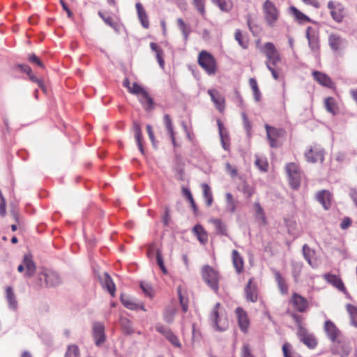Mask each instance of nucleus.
I'll return each instance as SVG.
<instances>
[{"mask_svg":"<svg viewBox=\"0 0 357 357\" xmlns=\"http://www.w3.org/2000/svg\"><path fill=\"white\" fill-rule=\"evenodd\" d=\"M245 298L247 301L256 303L258 301L259 289L257 282L251 278L244 288Z\"/></svg>","mask_w":357,"mask_h":357,"instance_id":"obj_9","label":"nucleus"},{"mask_svg":"<svg viewBox=\"0 0 357 357\" xmlns=\"http://www.w3.org/2000/svg\"><path fill=\"white\" fill-rule=\"evenodd\" d=\"M135 8L137 10L138 18L140 21L142 26L144 29H148L149 27L150 24L149 17L146 14L144 8L143 7L142 4L139 2L135 4Z\"/></svg>","mask_w":357,"mask_h":357,"instance_id":"obj_25","label":"nucleus"},{"mask_svg":"<svg viewBox=\"0 0 357 357\" xmlns=\"http://www.w3.org/2000/svg\"><path fill=\"white\" fill-rule=\"evenodd\" d=\"M177 25L181 30L184 40L186 41L188 39V36L190 33V29L189 26L183 21L182 18H178L176 20Z\"/></svg>","mask_w":357,"mask_h":357,"instance_id":"obj_42","label":"nucleus"},{"mask_svg":"<svg viewBox=\"0 0 357 357\" xmlns=\"http://www.w3.org/2000/svg\"><path fill=\"white\" fill-rule=\"evenodd\" d=\"M242 192L247 198H250L255 192V188L245 183L242 187Z\"/></svg>","mask_w":357,"mask_h":357,"instance_id":"obj_56","label":"nucleus"},{"mask_svg":"<svg viewBox=\"0 0 357 357\" xmlns=\"http://www.w3.org/2000/svg\"><path fill=\"white\" fill-rule=\"evenodd\" d=\"M261 52L265 55L266 68L271 71L273 78L278 79L280 76V70L278 64L281 62V55L275 45L271 42L266 43L261 48Z\"/></svg>","mask_w":357,"mask_h":357,"instance_id":"obj_1","label":"nucleus"},{"mask_svg":"<svg viewBox=\"0 0 357 357\" xmlns=\"http://www.w3.org/2000/svg\"><path fill=\"white\" fill-rule=\"evenodd\" d=\"M104 287L107 289L112 297L115 296L116 286L107 273H104Z\"/></svg>","mask_w":357,"mask_h":357,"instance_id":"obj_36","label":"nucleus"},{"mask_svg":"<svg viewBox=\"0 0 357 357\" xmlns=\"http://www.w3.org/2000/svg\"><path fill=\"white\" fill-rule=\"evenodd\" d=\"M306 37L311 50L315 52H319L320 45L318 32L312 27L308 26L306 29Z\"/></svg>","mask_w":357,"mask_h":357,"instance_id":"obj_16","label":"nucleus"},{"mask_svg":"<svg viewBox=\"0 0 357 357\" xmlns=\"http://www.w3.org/2000/svg\"><path fill=\"white\" fill-rule=\"evenodd\" d=\"M241 357H255L251 352L250 347L248 344H244L242 347Z\"/></svg>","mask_w":357,"mask_h":357,"instance_id":"obj_62","label":"nucleus"},{"mask_svg":"<svg viewBox=\"0 0 357 357\" xmlns=\"http://www.w3.org/2000/svg\"><path fill=\"white\" fill-rule=\"evenodd\" d=\"M192 5L199 13V15L204 18H206V0H192Z\"/></svg>","mask_w":357,"mask_h":357,"instance_id":"obj_41","label":"nucleus"},{"mask_svg":"<svg viewBox=\"0 0 357 357\" xmlns=\"http://www.w3.org/2000/svg\"><path fill=\"white\" fill-rule=\"evenodd\" d=\"M290 13L294 17L296 20L300 24L312 22V20L308 16L303 13L294 6L290 7Z\"/></svg>","mask_w":357,"mask_h":357,"instance_id":"obj_31","label":"nucleus"},{"mask_svg":"<svg viewBox=\"0 0 357 357\" xmlns=\"http://www.w3.org/2000/svg\"><path fill=\"white\" fill-rule=\"evenodd\" d=\"M235 39L242 48L247 49L248 47L249 40L248 38L238 29L235 32Z\"/></svg>","mask_w":357,"mask_h":357,"instance_id":"obj_44","label":"nucleus"},{"mask_svg":"<svg viewBox=\"0 0 357 357\" xmlns=\"http://www.w3.org/2000/svg\"><path fill=\"white\" fill-rule=\"evenodd\" d=\"M132 130L135 133V137L140 152L143 154L144 153L143 145H142V133L141 130L140 124L134 121L132 123Z\"/></svg>","mask_w":357,"mask_h":357,"instance_id":"obj_29","label":"nucleus"},{"mask_svg":"<svg viewBox=\"0 0 357 357\" xmlns=\"http://www.w3.org/2000/svg\"><path fill=\"white\" fill-rule=\"evenodd\" d=\"M23 264L24 265V268H26L24 275L27 278L32 277L36 270V267L32 259V257L28 255H24L23 259Z\"/></svg>","mask_w":357,"mask_h":357,"instance_id":"obj_27","label":"nucleus"},{"mask_svg":"<svg viewBox=\"0 0 357 357\" xmlns=\"http://www.w3.org/2000/svg\"><path fill=\"white\" fill-rule=\"evenodd\" d=\"M286 172L291 188L294 190L298 189L301 183V172L298 166L294 162H290L286 166Z\"/></svg>","mask_w":357,"mask_h":357,"instance_id":"obj_7","label":"nucleus"},{"mask_svg":"<svg viewBox=\"0 0 357 357\" xmlns=\"http://www.w3.org/2000/svg\"><path fill=\"white\" fill-rule=\"evenodd\" d=\"M315 199L325 210H329L332 206L333 196L329 190H321L316 193Z\"/></svg>","mask_w":357,"mask_h":357,"instance_id":"obj_14","label":"nucleus"},{"mask_svg":"<svg viewBox=\"0 0 357 357\" xmlns=\"http://www.w3.org/2000/svg\"><path fill=\"white\" fill-rule=\"evenodd\" d=\"M121 325L122 326L123 331L126 333L130 334V333H132V324L128 319H121Z\"/></svg>","mask_w":357,"mask_h":357,"instance_id":"obj_57","label":"nucleus"},{"mask_svg":"<svg viewBox=\"0 0 357 357\" xmlns=\"http://www.w3.org/2000/svg\"><path fill=\"white\" fill-rule=\"evenodd\" d=\"M98 15L102 19L105 24L116 30L117 29V24L114 22L113 18L111 16H105L102 12H98Z\"/></svg>","mask_w":357,"mask_h":357,"instance_id":"obj_55","label":"nucleus"},{"mask_svg":"<svg viewBox=\"0 0 357 357\" xmlns=\"http://www.w3.org/2000/svg\"><path fill=\"white\" fill-rule=\"evenodd\" d=\"M332 18L337 22H341L344 16V8L340 2L329 1L327 5Z\"/></svg>","mask_w":357,"mask_h":357,"instance_id":"obj_12","label":"nucleus"},{"mask_svg":"<svg viewBox=\"0 0 357 357\" xmlns=\"http://www.w3.org/2000/svg\"><path fill=\"white\" fill-rule=\"evenodd\" d=\"M306 159L310 162H322L324 160V152L323 149L317 146L310 147L305 153Z\"/></svg>","mask_w":357,"mask_h":357,"instance_id":"obj_17","label":"nucleus"},{"mask_svg":"<svg viewBox=\"0 0 357 357\" xmlns=\"http://www.w3.org/2000/svg\"><path fill=\"white\" fill-rule=\"evenodd\" d=\"M274 275L279 287L280 291L282 294H285L288 291V286L286 283L284 278L282 276L280 273L278 271L274 272Z\"/></svg>","mask_w":357,"mask_h":357,"instance_id":"obj_38","label":"nucleus"},{"mask_svg":"<svg viewBox=\"0 0 357 357\" xmlns=\"http://www.w3.org/2000/svg\"><path fill=\"white\" fill-rule=\"evenodd\" d=\"M331 352L334 355H339L341 357H347L350 352L349 343L343 337L335 342H333Z\"/></svg>","mask_w":357,"mask_h":357,"instance_id":"obj_13","label":"nucleus"},{"mask_svg":"<svg viewBox=\"0 0 357 357\" xmlns=\"http://www.w3.org/2000/svg\"><path fill=\"white\" fill-rule=\"evenodd\" d=\"M236 314L238 319V324L242 332L246 333L250 326V320L247 312L242 307L236 309Z\"/></svg>","mask_w":357,"mask_h":357,"instance_id":"obj_19","label":"nucleus"},{"mask_svg":"<svg viewBox=\"0 0 357 357\" xmlns=\"http://www.w3.org/2000/svg\"><path fill=\"white\" fill-rule=\"evenodd\" d=\"M141 288L144 293L149 297L153 296V289L151 286L147 284H141Z\"/></svg>","mask_w":357,"mask_h":357,"instance_id":"obj_63","label":"nucleus"},{"mask_svg":"<svg viewBox=\"0 0 357 357\" xmlns=\"http://www.w3.org/2000/svg\"><path fill=\"white\" fill-rule=\"evenodd\" d=\"M138 98L145 109L150 110L153 109V101L147 92L146 97H144V96L142 94L140 96L138 97Z\"/></svg>","mask_w":357,"mask_h":357,"instance_id":"obj_46","label":"nucleus"},{"mask_svg":"<svg viewBox=\"0 0 357 357\" xmlns=\"http://www.w3.org/2000/svg\"><path fill=\"white\" fill-rule=\"evenodd\" d=\"M324 330L328 338L332 342H335L343 338L342 332L337 327V326L331 320H327L324 322Z\"/></svg>","mask_w":357,"mask_h":357,"instance_id":"obj_10","label":"nucleus"},{"mask_svg":"<svg viewBox=\"0 0 357 357\" xmlns=\"http://www.w3.org/2000/svg\"><path fill=\"white\" fill-rule=\"evenodd\" d=\"M324 107L326 111L333 115L340 113V107L335 99L333 97H327L324 99Z\"/></svg>","mask_w":357,"mask_h":357,"instance_id":"obj_26","label":"nucleus"},{"mask_svg":"<svg viewBox=\"0 0 357 357\" xmlns=\"http://www.w3.org/2000/svg\"><path fill=\"white\" fill-rule=\"evenodd\" d=\"M215 228V231L218 234L228 236V231L226 224L219 218H213L210 220Z\"/></svg>","mask_w":357,"mask_h":357,"instance_id":"obj_32","label":"nucleus"},{"mask_svg":"<svg viewBox=\"0 0 357 357\" xmlns=\"http://www.w3.org/2000/svg\"><path fill=\"white\" fill-rule=\"evenodd\" d=\"M93 336L96 345L99 346L105 341V327L102 324L96 322L93 325Z\"/></svg>","mask_w":357,"mask_h":357,"instance_id":"obj_21","label":"nucleus"},{"mask_svg":"<svg viewBox=\"0 0 357 357\" xmlns=\"http://www.w3.org/2000/svg\"><path fill=\"white\" fill-rule=\"evenodd\" d=\"M265 128L271 146L277 147L278 146V140L284 136L285 130L281 128H275L268 125H266Z\"/></svg>","mask_w":357,"mask_h":357,"instance_id":"obj_11","label":"nucleus"},{"mask_svg":"<svg viewBox=\"0 0 357 357\" xmlns=\"http://www.w3.org/2000/svg\"><path fill=\"white\" fill-rule=\"evenodd\" d=\"M289 344L285 343L282 346V351L284 357H301L296 354H291L289 351Z\"/></svg>","mask_w":357,"mask_h":357,"instance_id":"obj_61","label":"nucleus"},{"mask_svg":"<svg viewBox=\"0 0 357 357\" xmlns=\"http://www.w3.org/2000/svg\"><path fill=\"white\" fill-rule=\"evenodd\" d=\"M232 264L238 273L243 272L244 268V261L240 253L234 250L231 253Z\"/></svg>","mask_w":357,"mask_h":357,"instance_id":"obj_28","label":"nucleus"},{"mask_svg":"<svg viewBox=\"0 0 357 357\" xmlns=\"http://www.w3.org/2000/svg\"><path fill=\"white\" fill-rule=\"evenodd\" d=\"M208 93L210 96L212 102L215 108L220 112H223L225 109V98L215 89H209Z\"/></svg>","mask_w":357,"mask_h":357,"instance_id":"obj_20","label":"nucleus"},{"mask_svg":"<svg viewBox=\"0 0 357 357\" xmlns=\"http://www.w3.org/2000/svg\"><path fill=\"white\" fill-rule=\"evenodd\" d=\"M6 294L9 305L13 307H15L17 305V301L15 300V294L11 287H8L6 289Z\"/></svg>","mask_w":357,"mask_h":357,"instance_id":"obj_50","label":"nucleus"},{"mask_svg":"<svg viewBox=\"0 0 357 357\" xmlns=\"http://www.w3.org/2000/svg\"><path fill=\"white\" fill-rule=\"evenodd\" d=\"M254 208L257 219L259 220L264 225H265L266 223V218L263 208L258 202H255L254 204Z\"/></svg>","mask_w":357,"mask_h":357,"instance_id":"obj_47","label":"nucleus"},{"mask_svg":"<svg viewBox=\"0 0 357 357\" xmlns=\"http://www.w3.org/2000/svg\"><path fill=\"white\" fill-rule=\"evenodd\" d=\"M163 121L169 135H173L174 133H175L174 131L173 124L170 116L167 114H165Z\"/></svg>","mask_w":357,"mask_h":357,"instance_id":"obj_53","label":"nucleus"},{"mask_svg":"<svg viewBox=\"0 0 357 357\" xmlns=\"http://www.w3.org/2000/svg\"><path fill=\"white\" fill-rule=\"evenodd\" d=\"M300 340L310 349H314L317 345V340L314 335L310 333L307 329H301L297 332Z\"/></svg>","mask_w":357,"mask_h":357,"instance_id":"obj_18","label":"nucleus"},{"mask_svg":"<svg viewBox=\"0 0 357 357\" xmlns=\"http://www.w3.org/2000/svg\"><path fill=\"white\" fill-rule=\"evenodd\" d=\"M183 192L185 193L187 199L189 200V202L190 203V205H191L192 208H193V211H194L195 213H196L197 211V206L195 204V200H194V199L192 197V195L190 191L189 190H188V189H184L183 190Z\"/></svg>","mask_w":357,"mask_h":357,"instance_id":"obj_59","label":"nucleus"},{"mask_svg":"<svg viewBox=\"0 0 357 357\" xmlns=\"http://www.w3.org/2000/svg\"><path fill=\"white\" fill-rule=\"evenodd\" d=\"M324 280L329 284L336 287L338 290L345 293L347 289L341 278L333 274L326 273L323 275Z\"/></svg>","mask_w":357,"mask_h":357,"instance_id":"obj_23","label":"nucleus"},{"mask_svg":"<svg viewBox=\"0 0 357 357\" xmlns=\"http://www.w3.org/2000/svg\"><path fill=\"white\" fill-rule=\"evenodd\" d=\"M121 303L128 309L131 310H138L139 309L146 311L142 303L137 302L133 298L127 295H121Z\"/></svg>","mask_w":357,"mask_h":357,"instance_id":"obj_22","label":"nucleus"},{"mask_svg":"<svg viewBox=\"0 0 357 357\" xmlns=\"http://www.w3.org/2000/svg\"><path fill=\"white\" fill-rule=\"evenodd\" d=\"M202 189L203 191V197L206 200V204L208 207H210L213 202V194L210 186L206 183L202 184Z\"/></svg>","mask_w":357,"mask_h":357,"instance_id":"obj_37","label":"nucleus"},{"mask_svg":"<svg viewBox=\"0 0 357 357\" xmlns=\"http://www.w3.org/2000/svg\"><path fill=\"white\" fill-rule=\"evenodd\" d=\"M303 254L305 260L312 267L315 268L317 266V264L312 261L315 252L306 244L303 246Z\"/></svg>","mask_w":357,"mask_h":357,"instance_id":"obj_33","label":"nucleus"},{"mask_svg":"<svg viewBox=\"0 0 357 357\" xmlns=\"http://www.w3.org/2000/svg\"><path fill=\"white\" fill-rule=\"evenodd\" d=\"M128 92L132 94L136 95L138 97L140 96L142 94L144 96V97H146V91H145L137 83H133Z\"/></svg>","mask_w":357,"mask_h":357,"instance_id":"obj_48","label":"nucleus"},{"mask_svg":"<svg viewBox=\"0 0 357 357\" xmlns=\"http://www.w3.org/2000/svg\"><path fill=\"white\" fill-rule=\"evenodd\" d=\"M256 165L264 172H266L268 169V164L266 161L257 158L255 162Z\"/></svg>","mask_w":357,"mask_h":357,"instance_id":"obj_64","label":"nucleus"},{"mask_svg":"<svg viewBox=\"0 0 357 357\" xmlns=\"http://www.w3.org/2000/svg\"><path fill=\"white\" fill-rule=\"evenodd\" d=\"M150 47L155 53L158 62L161 68H164L165 60L163 58L164 52L162 48L155 43H151Z\"/></svg>","mask_w":357,"mask_h":357,"instance_id":"obj_35","label":"nucleus"},{"mask_svg":"<svg viewBox=\"0 0 357 357\" xmlns=\"http://www.w3.org/2000/svg\"><path fill=\"white\" fill-rule=\"evenodd\" d=\"M222 147L225 150L228 151L230 146L229 137L227 133L220 135Z\"/></svg>","mask_w":357,"mask_h":357,"instance_id":"obj_60","label":"nucleus"},{"mask_svg":"<svg viewBox=\"0 0 357 357\" xmlns=\"http://www.w3.org/2000/svg\"><path fill=\"white\" fill-rule=\"evenodd\" d=\"M329 45L335 51H337L341 48L342 39L337 34H331L328 38Z\"/></svg>","mask_w":357,"mask_h":357,"instance_id":"obj_39","label":"nucleus"},{"mask_svg":"<svg viewBox=\"0 0 357 357\" xmlns=\"http://www.w3.org/2000/svg\"><path fill=\"white\" fill-rule=\"evenodd\" d=\"M212 3L218 6V8L225 12L229 11L232 8V3L227 0H211Z\"/></svg>","mask_w":357,"mask_h":357,"instance_id":"obj_45","label":"nucleus"},{"mask_svg":"<svg viewBox=\"0 0 357 357\" xmlns=\"http://www.w3.org/2000/svg\"><path fill=\"white\" fill-rule=\"evenodd\" d=\"M289 303L298 312H306L310 306L309 301L296 292L291 294Z\"/></svg>","mask_w":357,"mask_h":357,"instance_id":"obj_8","label":"nucleus"},{"mask_svg":"<svg viewBox=\"0 0 357 357\" xmlns=\"http://www.w3.org/2000/svg\"><path fill=\"white\" fill-rule=\"evenodd\" d=\"M192 231L202 244L204 245L208 242V234L202 225H196Z\"/></svg>","mask_w":357,"mask_h":357,"instance_id":"obj_30","label":"nucleus"},{"mask_svg":"<svg viewBox=\"0 0 357 357\" xmlns=\"http://www.w3.org/2000/svg\"><path fill=\"white\" fill-rule=\"evenodd\" d=\"M302 268L303 264L301 263H295L293 265L292 274L296 282L298 281L299 277L301 273Z\"/></svg>","mask_w":357,"mask_h":357,"instance_id":"obj_54","label":"nucleus"},{"mask_svg":"<svg viewBox=\"0 0 357 357\" xmlns=\"http://www.w3.org/2000/svg\"><path fill=\"white\" fill-rule=\"evenodd\" d=\"M262 8L266 24L270 26H274L280 17L279 10L275 3L270 0H266Z\"/></svg>","mask_w":357,"mask_h":357,"instance_id":"obj_5","label":"nucleus"},{"mask_svg":"<svg viewBox=\"0 0 357 357\" xmlns=\"http://www.w3.org/2000/svg\"><path fill=\"white\" fill-rule=\"evenodd\" d=\"M209 319L213 326L219 331H224L229 327L227 312L220 303H217L211 309Z\"/></svg>","mask_w":357,"mask_h":357,"instance_id":"obj_2","label":"nucleus"},{"mask_svg":"<svg viewBox=\"0 0 357 357\" xmlns=\"http://www.w3.org/2000/svg\"><path fill=\"white\" fill-rule=\"evenodd\" d=\"M176 311L177 310L174 307L167 308L164 313L165 321H167V323H172L174 320Z\"/></svg>","mask_w":357,"mask_h":357,"instance_id":"obj_49","label":"nucleus"},{"mask_svg":"<svg viewBox=\"0 0 357 357\" xmlns=\"http://www.w3.org/2000/svg\"><path fill=\"white\" fill-rule=\"evenodd\" d=\"M202 275L204 282L215 293L219 290V280L220 278L219 273L208 265H205L202 269Z\"/></svg>","mask_w":357,"mask_h":357,"instance_id":"obj_4","label":"nucleus"},{"mask_svg":"<svg viewBox=\"0 0 357 357\" xmlns=\"http://www.w3.org/2000/svg\"><path fill=\"white\" fill-rule=\"evenodd\" d=\"M312 76L319 84L330 89L334 87L333 82L326 74L319 71H314Z\"/></svg>","mask_w":357,"mask_h":357,"instance_id":"obj_24","label":"nucleus"},{"mask_svg":"<svg viewBox=\"0 0 357 357\" xmlns=\"http://www.w3.org/2000/svg\"><path fill=\"white\" fill-rule=\"evenodd\" d=\"M155 329L162 334L175 347L181 348L178 337L172 331L162 325H157Z\"/></svg>","mask_w":357,"mask_h":357,"instance_id":"obj_15","label":"nucleus"},{"mask_svg":"<svg viewBox=\"0 0 357 357\" xmlns=\"http://www.w3.org/2000/svg\"><path fill=\"white\" fill-rule=\"evenodd\" d=\"M197 63L208 75H215L218 70L215 58L207 51L199 53Z\"/></svg>","mask_w":357,"mask_h":357,"instance_id":"obj_3","label":"nucleus"},{"mask_svg":"<svg viewBox=\"0 0 357 357\" xmlns=\"http://www.w3.org/2000/svg\"><path fill=\"white\" fill-rule=\"evenodd\" d=\"M65 357H80L78 347L75 344L69 345L67 348Z\"/></svg>","mask_w":357,"mask_h":357,"instance_id":"obj_51","label":"nucleus"},{"mask_svg":"<svg viewBox=\"0 0 357 357\" xmlns=\"http://www.w3.org/2000/svg\"><path fill=\"white\" fill-rule=\"evenodd\" d=\"M177 292L182 310L186 312L188 310V298L183 294L181 286L177 287Z\"/></svg>","mask_w":357,"mask_h":357,"instance_id":"obj_43","label":"nucleus"},{"mask_svg":"<svg viewBox=\"0 0 357 357\" xmlns=\"http://www.w3.org/2000/svg\"><path fill=\"white\" fill-rule=\"evenodd\" d=\"M226 200V211L234 213L237 208L238 202L234 199V196L230 192L225 194Z\"/></svg>","mask_w":357,"mask_h":357,"instance_id":"obj_34","label":"nucleus"},{"mask_svg":"<svg viewBox=\"0 0 357 357\" xmlns=\"http://www.w3.org/2000/svg\"><path fill=\"white\" fill-rule=\"evenodd\" d=\"M346 309L349 314L351 324L357 328V307L351 304H347Z\"/></svg>","mask_w":357,"mask_h":357,"instance_id":"obj_40","label":"nucleus"},{"mask_svg":"<svg viewBox=\"0 0 357 357\" xmlns=\"http://www.w3.org/2000/svg\"><path fill=\"white\" fill-rule=\"evenodd\" d=\"M37 283L41 287H54L60 283V278L56 273L45 271L38 274Z\"/></svg>","mask_w":357,"mask_h":357,"instance_id":"obj_6","label":"nucleus"},{"mask_svg":"<svg viewBox=\"0 0 357 357\" xmlns=\"http://www.w3.org/2000/svg\"><path fill=\"white\" fill-rule=\"evenodd\" d=\"M28 60L31 63L36 64L38 66L40 67L41 68H44V64L40 61V59L35 54H30L28 55Z\"/></svg>","mask_w":357,"mask_h":357,"instance_id":"obj_58","label":"nucleus"},{"mask_svg":"<svg viewBox=\"0 0 357 357\" xmlns=\"http://www.w3.org/2000/svg\"><path fill=\"white\" fill-rule=\"evenodd\" d=\"M156 261L162 272L165 275L167 274L168 272L165 266L162 251L160 249H157L156 250Z\"/></svg>","mask_w":357,"mask_h":357,"instance_id":"obj_52","label":"nucleus"}]
</instances>
